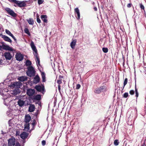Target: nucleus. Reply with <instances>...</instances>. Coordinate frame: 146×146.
<instances>
[{"label": "nucleus", "mask_w": 146, "mask_h": 146, "mask_svg": "<svg viewBox=\"0 0 146 146\" xmlns=\"http://www.w3.org/2000/svg\"><path fill=\"white\" fill-rule=\"evenodd\" d=\"M15 140L14 138H10L9 139L8 144L10 146H14L15 144Z\"/></svg>", "instance_id": "423d86ee"}, {"label": "nucleus", "mask_w": 146, "mask_h": 146, "mask_svg": "<svg viewBox=\"0 0 146 146\" xmlns=\"http://www.w3.org/2000/svg\"><path fill=\"white\" fill-rule=\"evenodd\" d=\"M75 13H76L78 17L77 19H79L80 18V14L79 12V10L78 8H75Z\"/></svg>", "instance_id": "412c9836"}, {"label": "nucleus", "mask_w": 146, "mask_h": 146, "mask_svg": "<svg viewBox=\"0 0 146 146\" xmlns=\"http://www.w3.org/2000/svg\"><path fill=\"white\" fill-rule=\"evenodd\" d=\"M27 136V133L24 132H23L20 135V137L23 139H24L26 138Z\"/></svg>", "instance_id": "a211bd4d"}, {"label": "nucleus", "mask_w": 146, "mask_h": 146, "mask_svg": "<svg viewBox=\"0 0 146 146\" xmlns=\"http://www.w3.org/2000/svg\"><path fill=\"white\" fill-rule=\"evenodd\" d=\"M59 78H60V79H61V78H63L62 77V76H59Z\"/></svg>", "instance_id": "09e8293b"}, {"label": "nucleus", "mask_w": 146, "mask_h": 146, "mask_svg": "<svg viewBox=\"0 0 146 146\" xmlns=\"http://www.w3.org/2000/svg\"><path fill=\"white\" fill-rule=\"evenodd\" d=\"M9 86L11 88H16L15 82H13L11 83V84Z\"/></svg>", "instance_id": "7c9ffc66"}, {"label": "nucleus", "mask_w": 146, "mask_h": 146, "mask_svg": "<svg viewBox=\"0 0 146 146\" xmlns=\"http://www.w3.org/2000/svg\"><path fill=\"white\" fill-rule=\"evenodd\" d=\"M141 146H145V145L143 144Z\"/></svg>", "instance_id": "8fccbe9b"}, {"label": "nucleus", "mask_w": 146, "mask_h": 146, "mask_svg": "<svg viewBox=\"0 0 146 146\" xmlns=\"http://www.w3.org/2000/svg\"><path fill=\"white\" fill-rule=\"evenodd\" d=\"M11 93L14 95H16L19 94L20 92V90L18 89H15L14 90L11 91L10 92Z\"/></svg>", "instance_id": "1a4fd4ad"}, {"label": "nucleus", "mask_w": 146, "mask_h": 146, "mask_svg": "<svg viewBox=\"0 0 146 146\" xmlns=\"http://www.w3.org/2000/svg\"><path fill=\"white\" fill-rule=\"evenodd\" d=\"M25 101H23L21 100H19V101L17 102V104L20 107H22L25 104Z\"/></svg>", "instance_id": "6ab92c4d"}, {"label": "nucleus", "mask_w": 146, "mask_h": 146, "mask_svg": "<svg viewBox=\"0 0 146 146\" xmlns=\"http://www.w3.org/2000/svg\"><path fill=\"white\" fill-rule=\"evenodd\" d=\"M1 59H0V64H1Z\"/></svg>", "instance_id": "3c124183"}, {"label": "nucleus", "mask_w": 146, "mask_h": 146, "mask_svg": "<svg viewBox=\"0 0 146 146\" xmlns=\"http://www.w3.org/2000/svg\"><path fill=\"white\" fill-rule=\"evenodd\" d=\"M15 58L17 60L20 61L23 59V56L20 53H17L16 55Z\"/></svg>", "instance_id": "0eeeda50"}, {"label": "nucleus", "mask_w": 146, "mask_h": 146, "mask_svg": "<svg viewBox=\"0 0 146 146\" xmlns=\"http://www.w3.org/2000/svg\"><path fill=\"white\" fill-rule=\"evenodd\" d=\"M24 31L25 33L27 34L28 35H30V34L29 31V30L27 28H25L24 29Z\"/></svg>", "instance_id": "c756f323"}, {"label": "nucleus", "mask_w": 146, "mask_h": 146, "mask_svg": "<svg viewBox=\"0 0 146 146\" xmlns=\"http://www.w3.org/2000/svg\"><path fill=\"white\" fill-rule=\"evenodd\" d=\"M27 69L28 70L27 72V74L29 76L31 77L35 76V71L34 68L33 66H29Z\"/></svg>", "instance_id": "f03ea898"}, {"label": "nucleus", "mask_w": 146, "mask_h": 146, "mask_svg": "<svg viewBox=\"0 0 146 146\" xmlns=\"http://www.w3.org/2000/svg\"><path fill=\"white\" fill-rule=\"evenodd\" d=\"M31 119V116L29 114L26 115L25 117L24 122L25 123L24 125V129L25 131H28L29 129V122Z\"/></svg>", "instance_id": "f257e3e1"}, {"label": "nucleus", "mask_w": 146, "mask_h": 146, "mask_svg": "<svg viewBox=\"0 0 146 146\" xmlns=\"http://www.w3.org/2000/svg\"><path fill=\"white\" fill-rule=\"evenodd\" d=\"M42 145H45L46 144V141H45L44 140H43L42 141Z\"/></svg>", "instance_id": "79ce46f5"}, {"label": "nucleus", "mask_w": 146, "mask_h": 146, "mask_svg": "<svg viewBox=\"0 0 146 146\" xmlns=\"http://www.w3.org/2000/svg\"><path fill=\"white\" fill-rule=\"evenodd\" d=\"M44 2V0H38V3L39 5L42 4Z\"/></svg>", "instance_id": "4c0bfd02"}, {"label": "nucleus", "mask_w": 146, "mask_h": 146, "mask_svg": "<svg viewBox=\"0 0 146 146\" xmlns=\"http://www.w3.org/2000/svg\"><path fill=\"white\" fill-rule=\"evenodd\" d=\"M10 1L16 3L20 7H24L26 5L25 3L23 1L20 2L16 0H10Z\"/></svg>", "instance_id": "20e7f679"}, {"label": "nucleus", "mask_w": 146, "mask_h": 146, "mask_svg": "<svg viewBox=\"0 0 146 146\" xmlns=\"http://www.w3.org/2000/svg\"><path fill=\"white\" fill-rule=\"evenodd\" d=\"M35 109V106L33 104H30V105L29 111L30 112H32Z\"/></svg>", "instance_id": "aec40b11"}, {"label": "nucleus", "mask_w": 146, "mask_h": 146, "mask_svg": "<svg viewBox=\"0 0 146 146\" xmlns=\"http://www.w3.org/2000/svg\"><path fill=\"white\" fill-rule=\"evenodd\" d=\"M31 61L28 60L26 61V64L27 66H30L31 65Z\"/></svg>", "instance_id": "2f4dec72"}, {"label": "nucleus", "mask_w": 146, "mask_h": 146, "mask_svg": "<svg viewBox=\"0 0 146 146\" xmlns=\"http://www.w3.org/2000/svg\"><path fill=\"white\" fill-rule=\"evenodd\" d=\"M76 40L74 39L71 43L70 46L72 48H74L75 47V45L76 42Z\"/></svg>", "instance_id": "5701e85b"}, {"label": "nucleus", "mask_w": 146, "mask_h": 146, "mask_svg": "<svg viewBox=\"0 0 146 146\" xmlns=\"http://www.w3.org/2000/svg\"><path fill=\"white\" fill-rule=\"evenodd\" d=\"M28 22L30 25H33L34 23V21L32 18H30L28 21Z\"/></svg>", "instance_id": "cd10ccee"}, {"label": "nucleus", "mask_w": 146, "mask_h": 146, "mask_svg": "<svg viewBox=\"0 0 146 146\" xmlns=\"http://www.w3.org/2000/svg\"><path fill=\"white\" fill-rule=\"evenodd\" d=\"M140 8L142 9H144V6L142 4H140Z\"/></svg>", "instance_id": "c03bdc74"}, {"label": "nucleus", "mask_w": 146, "mask_h": 146, "mask_svg": "<svg viewBox=\"0 0 146 146\" xmlns=\"http://www.w3.org/2000/svg\"><path fill=\"white\" fill-rule=\"evenodd\" d=\"M127 78H126L125 79L124 82V83H123V90L124 86H125L127 84Z\"/></svg>", "instance_id": "473e14b6"}, {"label": "nucleus", "mask_w": 146, "mask_h": 146, "mask_svg": "<svg viewBox=\"0 0 146 146\" xmlns=\"http://www.w3.org/2000/svg\"><path fill=\"white\" fill-rule=\"evenodd\" d=\"M81 86L80 84H78L76 85V89H78L80 88Z\"/></svg>", "instance_id": "a19ab883"}, {"label": "nucleus", "mask_w": 146, "mask_h": 146, "mask_svg": "<svg viewBox=\"0 0 146 146\" xmlns=\"http://www.w3.org/2000/svg\"><path fill=\"white\" fill-rule=\"evenodd\" d=\"M105 87L102 86L97 88L95 90L94 92L97 94H99L101 92V91L104 89Z\"/></svg>", "instance_id": "9d476101"}, {"label": "nucleus", "mask_w": 146, "mask_h": 146, "mask_svg": "<svg viewBox=\"0 0 146 146\" xmlns=\"http://www.w3.org/2000/svg\"><path fill=\"white\" fill-rule=\"evenodd\" d=\"M37 21L38 23H41V21L40 19L38 18V16L37 15L36 17Z\"/></svg>", "instance_id": "58836bf2"}, {"label": "nucleus", "mask_w": 146, "mask_h": 146, "mask_svg": "<svg viewBox=\"0 0 146 146\" xmlns=\"http://www.w3.org/2000/svg\"><path fill=\"white\" fill-rule=\"evenodd\" d=\"M35 93V90L34 89H29L27 91V93L29 96H32Z\"/></svg>", "instance_id": "6e6552de"}, {"label": "nucleus", "mask_w": 146, "mask_h": 146, "mask_svg": "<svg viewBox=\"0 0 146 146\" xmlns=\"http://www.w3.org/2000/svg\"><path fill=\"white\" fill-rule=\"evenodd\" d=\"M119 142L117 139H116L114 141V143L115 145L117 146L118 145Z\"/></svg>", "instance_id": "72a5a7b5"}, {"label": "nucleus", "mask_w": 146, "mask_h": 146, "mask_svg": "<svg viewBox=\"0 0 146 146\" xmlns=\"http://www.w3.org/2000/svg\"><path fill=\"white\" fill-rule=\"evenodd\" d=\"M57 82L59 84V85H60L62 83V80L60 79L58 80H57Z\"/></svg>", "instance_id": "ea45409f"}, {"label": "nucleus", "mask_w": 146, "mask_h": 146, "mask_svg": "<svg viewBox=\"0 0 146 146\" xmlns=\"http://www.w3.org/2000/svg\"><path fill=\"white\" fill-rule=\"evenodd\" d=\"M35 55L36 57V62L37 64V65H40V61L39 59V58L38 57V56H37V54H35Z\"/></svg>", "instance_id": "a878e982"}, {"label": "nucleus", "mask_w": 146, "mask_h": 146, "mask_svg": "<svg viewBox=\"0 0 146 146\" xmlns=\"http://www.w3.org/2000/svg\"><path fill=\"white\" fill-rule=\"evenodd\" d=\"M41 76L42 82H45L46 81L45 74L44 72H43L41 73Z\"/></svg>", "instance_id": "bb28decb"}, {"label": "nucleus", "mask_w": 146, "mask_h": 146, "mask_svg": "<svg viewBox=\"0 0 146 146\" xmlns=\"http://www.w3.org/2000/svg\"><path fill=\"white\" fill-rule=\"evenodd\" d=\"M15 85L16 86V88H20L21 86L22 85V84L20 82H15Z\"/></svg>", "instance_id": "b1692460"}, {"label": "nucleus", "mask_w": 146, "mask_h": 146, "mask_svg": "<svg viewBox=\"0 0 146 146\" xmlns=\"http://www.w3.org/2000/svg\"><path fill=\"white\" fill-rule=\"evenodd\" d=\"M40 78L38 75H36L34 78L33 82L35 84L38 83L40 81Z\"/></svg>", "instance_id": "f3484780"}, {"label": "nucleus", "mask_w": 146, "mask_h": 146, "mask_svg": "<svg viewBox=\"0 0 146 146\" xmlns=\"http://www.w3.org/2000/svg\"><path fill=\"white\" fill-rule=\"evenodd\" d=\"M41 18L42 21L44 23H47V16L46 15H42L41 16Z\"/></svg>", "instance_id": "dca6fc26"}, {"label": "nucleus", "mask_w": 146, "mask_h": 146, "mask_svg": "<svg viewBox=\"0 0 146 146\" xmlns=\"http://www.w3.org/2000/svg\"><path fill=\"white\" fill-rule=\"evenodd\" d=\"M35 88L37 91L44 94L45 92L44 87V85H37L35 87Z\"/></svg>", "instance_id": "7ed1b4c3"}, {"label": "nucleus", "mask_w": 146, "mask_h": 146, "mask_svg": "<svg viewBox=\"0 0 146 146\" xmlns=\"http://www.w3.org/2000/svg\"><path fill=\"white\" fill-rule=\"evenodd\" d=\"M58 90L59 91H60V85H58Z\"/></svg>", "instance_id": "49530a36"}, {"label": "nucleus", "mask_w": 146, "mask_h": 146, "mask_svg": "<svg viewBox=\"0 0 146 146\" xmlns=\"http://www.w3.org/2000/svg\"><path fill=\"white\" fill-rule=\"evenodd\" d=\"M15 146H21V145L19 143H17Z\"/></svg>", "instance_id": "a18cd8bd"}, {"label": "nucleus", "mask_w": 146, "mask_h": 146, "mask_svg": "<svg viewBox=\"0 0 146 146\" xmlns=\"http://www.w3.org/2000/svg\"><path fill=\"white\" fill-rule=\"evenodd\" d=\"M94 9L95 11H97V9L96 7H94Z\"/></svg>", "instance_id": "de8ad7c7"}, {"label": "nucleus", "mask_w": 146, "mask_h": 146, "mask_svg": "<svg viewBox=\"0 0 146 146\" xmlns=\"http://www.w3.org/2000/svg\"><path fill=\"white\" fill-rule=\"evenodd\" d=\"M3 49L6 50L13 51L14 50V49L12 48L9 46L8 45H4L3 46Z\"/></svg>", "instance_id": "f8f14e48"}, {"label": "nucleus", "mask_w": 146, "mask_h": 146, "mask_svg": "<svg viewBox=\"0 0 146 146\" xmlns=\"http://www.w3.org/2000/svg\"><path fill=\"white\" fill-rule=\"evenodd\" d=\"M135 96L136 97V98H137L138 96L139 93H138V92L137 91V90L136 88V85H135Z\"/></svg>", "instance_id": "c85d7f7f"}, {"label": "nucleus", "mask_w": 146, "mask_h": 146, "mask_svg": "<svg viewBox=\"0 0 146 146\" xmlns=\"http://www.w3.org/2000/svg\"><path fill=\"white\" fill-rule=\"evenodd\" d=\"M132 5L131 3H129L127 4V6L128 8L131 7Z\"/></svg>", "instance_id": "37998d69"}, {"label": "nucleus", "mask_w": 146, "mask_h": 146, "mask_svg": "<svg viewBox=\"0 0 146 146\" xmlns=\"http://www.w3.org/2000/svg\"><path fill=\"white\" fill-rule=\"evenodd\" d=\"M102 50L104 53H106L108 51V49L107 48H102Z\"/></svg>", "instance_id": "f704fd0d"}, {"label": "nucleus", "mask_w": 146, "mask_h": 146, "mask_svg": "<svg viewBox=\"0 0 146 146\" xmlns=\"http://www.w3.org/2000/svg\"><path fill=\"white\" fill-rule=\"evenodd\" d=\"M134 93L135 92L133 90H131L129 92V93L131 95H133L134 94Z\"/></svg>", "instance_id": "e433bc0d"}, {"label": "nucleus", "mask_w": 146, "mask_h": 146, "mask_svg": "<svg viewBox=\"0 0 146 146\" xmlns=\"http://www.w3.org/2000/svg\"><path fill=\"white\" fill-rule=\"evenodd\" d=\"M35 1H36V0H35Z\"/></svg>", "instance_id": "603ef678"}, {"label": "nucleus", "mask_w": 146, "mask_h": 146, "mask_svg": "<svg viewBox=\"0 0 146 146\" xmlns=\"http://www.w3.org/2000/svg\"><path fill=\"white\" fill-rule=\"evenodd\" d=\"M31 46L33 50L35 52V54H37V49L33 41H31Z\"/></svg>", "instance_id": "ddd939ff"}, {"label": "nucleus", "mask_w": 146, "mask_h": 146, "mask_svg": "<svg viewBox=\"0 0 146 146\" xmlns=\"http://www.w3.org/2000/svg\"><path fill=\"white\" fill-rule=\"evenodd\" d=\"M5 31L6 34H7L11 36L15 41L16 40V38L9 30L6 29Z\"/></svg>", "instance_id": "2eb2a0df"}, {"label": "nucleus", "mask_w": 146, "mask_h": 146, "mask_svg": "<svg viewBox=\"0 0 146 146\" xmlns=\"http://www.w3.org/2000/svg\"><path fill=\"white\" fill-rule=\"evenodd\" d=\"M5 10L7 13L11 16L15 17L16 16V14L10 9L8 8H6L5 9Z\"/></svg>", "instance_id": "39448f33"}, {"label": "nucleus", "mask_w": 146, "mask_h": 146, "mask_svg": "<svg viewBox=\"0 0 146 146\" xmlns=\"http://www.w3.org/2000/svg\"><path fill=\"white\" fill-rule=\"evenodd\" d=\"M1 37L5 41L10 42V43H11V40L7 36L4 35H1Z\"/></svg>", "instance_id": "9b49d317"}, {"label": "nucleus", "mask_w": 146, "mask_h": 146, "mask_svg": "<svg viewBox=\"0 0 146 146\" xmlns=\"http://www.w3.org/2000/svg\"><path fill=\"white\" fill-rule=\"evenodd\" d=\"M27 77L25 76H22L19 77L18 78L19 80L23 82L27 80Z\"/></svg>", "instance_id": "4be33fe9"}, {"label": "nucleus", "mask_w": 146, "mask_h": 146, "mask_svg": "<svg viewBox=\"0 0 146 146\" xmlns=\"http://www.w3.org/2000/svg\"><path fill=\"white\" fill-rule=\"evenodd\" d=\"M41 98V96L40 95H37L33 97V98L35 100H39Z\"/></svg>", "instance_id": "393cba45"}, {"label": "nucleus", "mask_w": 146, "mask_h": 146, "mask_svg": "<svg viewBox=\"0 0 146 146\" xmlns=\"http://www.w3.org/2000/svg\"><path fill=\"white\" fill-rule=\"evenodd\" d=\"M128 96V93L127 92L125 93L123 95V97L125 98H127Z\"/></svg>", "instance_id": "c9c22d12"}, {"label": "nucleus", "mask_w": 146, "mask_h": 146, "mask_svg": "<svg viewBox=\"0 0 146 146\" xmlns=\"http://www.w3.org/2000/svg\"><path fill=\"white\" fill-rule=\"evenodd\" d=\"M4 56L6 59L7 60H10L12 58V56L10 53L8 52H5L4 54Z\"/></svg>", "instance_id": "4468645a"}]
</instances>
